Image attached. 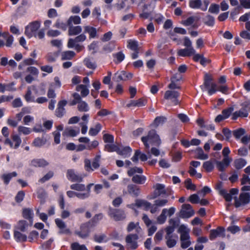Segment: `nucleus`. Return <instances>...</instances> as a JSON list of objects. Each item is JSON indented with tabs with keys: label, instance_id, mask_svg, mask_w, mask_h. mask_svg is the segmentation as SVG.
Masks as SVG:
<instances>
[{
	"label": "nucleus",
	"instance_id": "obj_31",
	"mask_svg": "<svg viewBox=\"0 0 250 250\" xmlns=\"http://www.w3.org/2000/svg\"><path fill=\"white\" fill-rule=\"evenodd\" d=\"M202 1L201 0H189V6L194 9H201Z\"/></svg>",
	"mask_w": 250,
	"mask_h": 250
},
{
	"label": "nucleus",
	"instance_id": "obj_10",
	"mask_svg": "<svg viewBox=\"0 0 250 250\" xmlns=\"http://www.w3.org/2000/svg\"><path fill=\"white\" fill-rule=\"evenodd\" d=\"M92 227L90 223L88 222L81 226L80 231H76L75 233L81 238L85 239L89 236L90 232V229Z\"/></svg>",
	"mask_w": 250,
	"mask_h": 250
},
{
	"label": "nucleus",
	"instance_id": "obj_24",
	"mask_svg": "<svg viewBox=\"0 0 250 250\" xmlns=\"http://www.w3.org/2000/svg\"><path fill=\"white\" fill-rule=\"evenodd\" d=\"M48 164L43 159H34L31 162V166L35 167H43Z\"/></svg>",
	"mask_w": 250,
	"mask_h": 250
},
{
	"label": "nucleus",
	"instance_id": "obj_49",
	"mask_svg": "<svg viewBox=\"0 0 250 250\" xmlns=\"http://www.w3.org/2000/svg\"><path fill=\"white\" fill-rule=\"evenodd\" d=\"M127 47L131 50H137L138 49V42L136 41L129 40L127 42Z\"/></svg>",
	"mask_w": 250,
	"mask_h": 250
},
{
	"label": "nucleus",
	"instance_id": "obj_60",
	"mask_svg": "<svg viewBox=\"0 0 250 250\" xmlns=\"http://www.w3.org/2000/svg\"><path fill=\"white\" fill-rule=\"evenodd\" d=\"M208 12L212 14H217L219 12V5L214 3L211 4L209 7Z\"/></svg>",
	"mask_w": 250,
	"mask_h": 250
},
{
	"label": "nucleus",
	"instance_id": "obj_18",
	"mask_svg": "<svg viewBox=\"0 0 250 250\" xmlns=\"http://www.w3.org/2000/svg\"><path fill=\"white\" fill-rule=\"evenodd\" d=\"M84 33H88L89 34V38L90 39H94L97 37V30L94 27L87 25L83 27Z\"/></svg>",
	"mask_w": 250,
	"mask_h": 250
},
{
	"label": "nucleus",
	"instance_id": "obj_20",
	"mask_svg": "<svg viewBox=\"0 0 250 250\" xmlns=\"http://www.w3.org/2000/svg\"><path fill=\"white\" fill-rule=\"evenodd\" d=\"M196 51L193 47L181 49L178 51V55L181 57L190 56L194 54Z\"/></svg>",
	"mask_w": 250,
	"mask_h": 250
},
{
	"label": "nucleus",
	"instance_id": "obj_14",
	"mask_svg": "<svg viewBox=\"0 0 250 250\" xmlns=\"http://www.w3.org/2000/svg\"><path fill=\"white\" fill-rule=\"evenodd\" d=\"M225 229L222 227H218L216 229H213L210 230L209 239L211 240H213L217 237H225Z\"/></svg>",
	"mask_w": 250,
	"mask_h": 250
},
{
	"label": "nucleus",
	"instance_id": "obj_9",
	"mask_svg": "<svg viewBox=\"0 0 250 250\" xmlns=\"http://www.w3.org/2000/svg\"><path fill=\"white\" fill-rule=\"evenodd\" d=\"M108 213V215L115 221L122 220L125 217L124 211L120 209L109 208Z\"/></svg>",
	"mask_w": 250,
	"mask_h": 250
},
{
	"label": "nucleus",
	"instance_id": "obj_30",
	"mask_svg": "<svg viewBox=\"0 0 250 250\" xmlns=\"http://www.w3.org/2000/svg\"><path fill=\"white\" fill-rule=\"evenodd\" d=\"M214 164L215 163H214V162L213 159L211 160L205 162L203 163V167L204 168V169L206 170V171L207 172H210L212 171L213 170V169H214Z\"/></svg>",
	"mask_w": 250,
	"mask_h": 250
},
{
	"label": "nucleus",
	"instance_id": "obj_19",
	"mask_svg": "<svg viewBox=\"0 0 250 250\" xmlns=\"http://www.w3.org/2000/svg\"><path fill=\"white\" fill-rule=\"evenodd\" d=\"M127 191L129 194L134 197H138L140 193L139 188L137 186L133 184L128 185Z\"/></svg>",
	"mask_w": 250,
	"mask_h": 250
},
{
	"label": "nucleus",
	"instance_id": "obj_7",
	"mask_svg": "<svg viewBox=\"0 0 250 250\" xmlns=\"http://www.w3.org/2000/svg\"><path fill=\"white\" fill-rule=\"evenodd\" d=\"M234 205L236 208H239L242 205L248 204L250 202V193L242 192L239 196V199L234 198Z\"/></svg>",
	"mask_w": 250,
	"mask_h": 250
},
{
	"label": "nucleus",
	"instance_id": "obj_46",
	"mask_svg": "<svg viewBox=\"0 0 250 250\" xmlns=\"http://www.w3.org/2000/svg\"><path fill=\"white\" fill-rule=\"evenodd\" d=\"M12 139L15 144H13V148H17L20 146L21 143V140L20 136L18 134H15L12 136Z\"/></svg>",
	"mask_w": 250,
	"mask_h": 250
},
{
	"label": "nucleus",
	"instance_id": "obj_12",
	"mask_svg": "<svg viewBox=\"0 0 250 250\" xmlns=\"http://www.w3.org/2000/svg\"><path fill=\"white\" fill-rule=\"evenodd\" d=\"M213 161L218 170L223 172L229 166L232 159L231 157H224L221 161H217L215 159H213Z\"/></svg>",
	"mask_w": 250,
	"mask_h": 250
},
{
	"label": "nucleus",
	"instance_id": "obj_52",
	"mask_svg": "<svg viewBox=\"0 0 250 250\" xmlns=\"http://www.w3.org/2000/svg\"><path fill=\"white\" fill-rule=\"evenodd\" d=\"M220 194L223 196L227 202H230L232 200V196L230 193H228L227 191L225 189H221Z\"/></svg>",
	"mask_w": 250,
	"mask_h": 250
},
{
	"label": "nucleus",
	"instance_id": "obj_17",
	"mask_svg": "<svg viewBox=\"0 0 250 250\" xmlns=\"http://www.w3.org/2000/svg\"><path fill=\"white\" fill-rule=\"evenodd\" d=\"M67 104V101L65 100L59 102L57 107L55 111V115L59 118L62 117L65 113V106Z\"/></svg>",
	"mask_w": 250,
	"mask_h": 250
},
{
	"label": "nucleus",
	"instance_id": "obj_62",
	"mask_svg": "<svg viewBox=\"0 0 250 250\" xmlns=\"http://www.w3.org/2000/svg\"><path fill=\"white\" fill-rule=\"evenodd\" d=\"M195 21V17L194 16H190L187 18V20L183 21L182 23L186 26H190Z\"/></svg>",
	"mask_w": 250,
	"mask_h": 250
},
{
	"label": "nucleus",
	"instance_id": "obj_33",
	"mask_svg": "<svg viewBox=\"0 0 250 250\" xmlns=\"http://www.w3.org/2000/svg\"><path fill=\"white\" fill-rule=\"evenodd\" d=\"M37 197L40 199L41 204H44L45 202V199L47 197V194L44 189L40 188L37 191Z\"/></svg>",
	"mask_w": 250,
	"mask_h": 250
},
{
	"label": "nucleus",
	"instance_id": "obj_13",
	"mask_svg": "<svg viewBox=\"0 0 250 250\" xmlns=\"http://www.w3.org/2000/svg\"><path fill=\"white\" fill-rule=\"evenodd\" d=\"M133 74L131 73H126L125 71L116 72L113 77V80L116 82L121 81H127L132 78Z\"/></svg>",
	"mask_w": 250,
	"mask_h": 250
},
{
	"label": "nucleus",
	"instance_id": "obj_41",
	"mask_svg": "<svg viewBox=\"0 0 250 250\" xmlns=\"http://www.w3.org/2000/svg\"><path fill=\"white\" fill-rule=\"evenodd\" d=\"M81 19L79 16H72L67 21V25L75 24H79L81 23Z\"/></svg>",
	"mask_w": 250,
	"mask_h": 250
},
{
	"label": "nucleus",
	"instance_id": "obj_55",
	"mask_svg": "<svg viewBox=\"0 0 250 250\" xmlns=\"http://www.w3.org/2000/svg\"><path fill=\"white\" fill-rule=\"evenodd\" d=\"M113 56L114 58L116 60L115 61L116 63H120L122 62L125 58L124 54L122 51L114 54L113 55Z\"/></svg>",
	"mask_w": 250,
	"mask_h": 250
},
{
	"label": "nucleus",
	"instance_id": "obj_51",
	"mask_svg": "<svg viewBox=\"0 0 250 250\" xmlns=\"http://www.w3.org/2000/svg\"><path fill=\"white\" fill-rule=\"evenodd\" d=\"M72 250H87L84 245H80L78 242H74L71 245Z\"/></svg>",
	"mask_w": 250,
	"mask_h": 250
},
{
	"label": "nucleus",
	"instance_id": "obj_34",
	"mask_svg": "<svg viewBox=\"0 0 250 250\" xmlns=\"http://www.w3.org/2000/svg\"><path fill=\"white\" fill-rule=\"evenodd\" d=\"M146 181V177L144 175H134L132 178V181L137 184H143Z\"/></svg>",
	"mask_w": 250,
	"mask_h": 250
},
{
	"label": "nucleus",
	"instance_id": "obj_40",
	"mask_svg": "<svg viewBox=\"0 0 250 250\" xmlns=\"http://www.w3.org/2000/svg\"><path fill=\"white\" fill-rule=\"evenodd\" d=\"M14 237L17 242H25L27 240V237L25 234H22L17 230L14 231Z\"/></svg>",
	"mask_w": 250,
	"mask_h": 250
},
{
	"label": "nucleus",
	"instance_id": "obj_28",
	"mask_svg": "<svg viewBox=\"0 0 250 250\" xmlns=\"http://www.w3.org/2000/svg\"><path fill=\"white\" fill-rule=\"evenodd\" d=\"M76 90L78 91H81V94L83 97L87 96L89 93V90L85 85H78L76 87Z\"/></svg>",
	"mask_w": 250,
	"mask_h": 250
},
{
	"label": "nucleus",
	"instance_id": "obj_48",
	"mask_svg": "<svg viewBox=\"0 0 250 250\" xmlns=\"http://www.w3.org/2000/svg\"><path fill=\"white\" fill-rule=\"evenodd\" d=\"M173 236L165 237L166 245L168 248H173L177 244V241L172 238Z\"/></svg>",
	"mask_w": 250,
	"mask_h": 250
},
{
	"label": "nucleus",
	"instance_id": "obj_45",
	"mask_svg": "<svg viewBox=\"0 0 250 250\" xmlns=\"http://www.w3.org/2000/svg\"><path fill=\"white\" fill-rule=\"evenodd\" d=\"M83 62L84 65L89 69H94L96 67V63L89 58H85Z\"/></svg>",
	"mask_w": 250,
	"mask_h": 250
},
{
	"label": "nucleus",
	"instance_id": "obj_64",
	"mask_svg": "<svg viewBox=\"0 0 250 250\" xmlns=\"http://www.w3.org/2000/svg\"><path fill=\"white\" fill-rule=\"evenodd\" d=\"M84 169L86 171L88 172H92L94 170V169L92 168L91 163L90 160L88 159H85L84 161Z\"/></svg>",
	"mask_w": 250,
	"mask_h": 250
},
{
	"label": "nucleus",
	"instance_id": "obj_37",
	"mask_svg": "<svg viewBox=\"0 0 250 250\" xmlns=\"http://www.w3.org/2000/svg\"><path fill=\"white\" fill-rule=\"evenodd\" d=\"M103 218V214L100 213L95 215V216L89 221V223H90L91 227H95L99 221Z\"/></svg>",
	"mask_w": 250,
	"mask_h": 250
},
{
	"label": "nucleus",
	"instance_id": "obj_44",
	"mask_svg": "<svg viewBox=\"0 0 250 250\" xmlns=\"http://www.w3.org/2000/svg\"><path fill=\"white\" fill-rule=\"evenodd\" d=\"M102 126L100 124H97L95 127H91L89 131V135L92 136H96L101 130Z\"/></svg>",
	"mask_w": 250,
	"mask_h": 250
},
{
	"label": "nucleus",
	"instance_id": "obj_32",
	"mask_svg": "<svg viewBox=\"0 0 250 250\" xmlns=\"http://www.w3.org/2000/svg\"><path fill=\"white\" fill-rule=\"evenodd\" d=\"M165 186L164 185L162 184H157L155 185L156 189L158 191V194L157 195H155L154 196H152L150 198V199H155L158 196L161 195V194H165L166 193V191L165 189Z\"/></svg>",
	"mask_w": 250,
	"mask_h": 250
},
{
	"label": "nucleus",
	"instance_id": "obj_5",
	"mask_svg": "<svg viewBox=\"0 0 250 250\" xmlns=\"http://www.w3.org/2000/svg\"><path fill=\"white\" fill-rule=\"evenodd\" d=\"M41 26V22L39 21H34L30 23L25 27V34L28 38H31L34 36Z\"/></svg>",
	"mask_w": 250,
	"mask_h": 250
},
{
	"label": "nucleus",
	"instance_id": "obj_42",
	"mask_svg": "<svg viewBox=\"0 0 250 250\" xmlns=\"http://www.w3.org/2000/svg\"><path fill=\"white\" fill-rule=\"evenodd\" d=\"M46 143V140L43 137L35 138L33 142L35 146L41 147L44 145Z\"/></svg>",
	"mask_w": 250,
	"mask_h": 250
},
{
	"label": "nucleus",
	"instance_id": "obj_58",
	"mask_svg": "<svg viewBox=\"0 0 250 250\" xmlns=\"http://www.w3.org/2000/svg\"><path fill=\"white\" fill-rule=\"evenodd\" d=\"M245 133V130L242 128L235 130L233 132V135L236 139H239Z\"/></svg>",
	"mask_w": 250,
	"mask_h": 250
},
{
	"label": "nucleus",
	"instance_id": "obj_54",
	"mask_svg": "<svg viewBox=\"0 0 250 250\" xmlns=\"http://www.w3.org/2000/svg\"><path fill=\"white\" fill-rule=\"evenodd\" d=\"M234 109V108L233 106L229 107L228 108L223 110L222 111V114H223L225 118L227 119L230 116V115L233 111Z\"/></svg>",
	"mask_w": 250,
	"mask_h": 250
},
{
	"label": "nucleus",
	"instance_id": "obj_38",
	"mask_svg": "<svg viewBox=\"0 0 250 250\" xmlns=\"http://www.w3.org/2000/svg\"><path fill=\"white\" fill-rule=\"evenodd\" d=\"M247 161L243 158L236 159L234 162V167L237 169H240L243 168L247 164Z\"/></svg>",
	"mask_w": 250,
	"mask_h": 250
},
{
	"label": "nucleus",
	"instance_id": "obj_4",
	"mask_svg": "<svg viewBox=\"0 0 250 250\" xmlns=\"http://www.w3.org/2000/svg\"><path fill=\"white\" fill-rule=\"evenodd\" d=\"M250 111V104L247 102H245L242 104V106L240 110L236 111L232 114L231 119L233 120H235L239 117H247Z\"/></svg>",
	"mask_w": 250,
	"mask_h": 250
},
{
	"label": "nucleus",
	"instance_id": "obj_35",
	"mask_svg": "<svg viewBox=\"0 0 250 250\" xmlns=\"http://www.w3.org/2000/svg\"><path fill=\"white\" fill-rule=\"evenodd\" d=\"M75 55V53L73 51H66L62 52L61 58L62 60L72 59Z\"/></svg>",
	"mask_w": 250,
	"mask_h": 250
},
{
	"label": "nucleus",
	"instance_id": "obj_23",
	"mask_svg": "<svg viewBox=\"0 0 250 250\" xmlns=\"http://www.w3.org/2000/svg\"><path fill=\"white\" fill-rule=\"evenodd\" d=\"M136 206L139 208L143 207L145 210H147L151 207V204L146 200L137 199L136 200Z\"/></svg>",
	"mask_w": 250,
	"mask_h": 250
},
{
	"label": "nucleus",
	"instance_id": "obj_2",
	"mask_svg": "<svg viewBox=\"0 0 250 250\" xmlns=\"http://www.w3.org/2000/svg\"><path fill=\"white\" fill-rule=\"evenodd\" d=\"M217 84L212 82L211 77L206 73L204 76V83L200 85V88L203 91L208 90V95L211 96L215 94L217 91Z\"/></svg>",
	"mask_w": 250,
	"mask_h": 250
},
{
	"label": "nucleus",
	"instance_id": "obj_26",
	"mask_svg": "<svg viewBox=\"0 0 250 250\" xmlns=\"http://www.w3.org/2000/svg\"><path fill=\"white\" fill-rule=\"evenodd\" d=\"M22 215L23 217L28 219L30 222L31 225H32L33 223V213L32 209L30 208H25L22 211Z\"/></svg>",
	"mask_w": 250,
	"mask_h": 250
},
{
	"label": "nucleus",
	"instance_id": "obj_53",
	"mask_svg": "<svg viewBox=\"0 0 250 250\" xmlns=\"http://www.w3.org/2000/svg\"><path fill=\"white\" fill-rule=\"evenodd\" d=\"M18 130L20 134L28 135L31 132V130L30 128L22 125H20L18 127Z\"/></svg>",
	"mask_w": 250,
	"mask_h": 250
},
{
	"label": "nucleus",
	"instance_id": "obj_25",
	"mask_svg": "<svg viewBox=\"0 0 250 250\" xmlns=\"http://www.w3.org/2000/svg\"><path fill=\"white\" fill-rule=\"evenodd\" d=\"M118 154L120 155L130 156L132 152V149L128 146H120Z\"/></svg>",
	"mask_w": 250,
	"mask_h": 250
},
{
	"label": "nucleus",
	"instance_id": "obj_63",
	"mask_svg": "<svg viewBox=\"0 0 250 250\" xmlns=\"http://www.w3.org/2000/svg\"><path fill=\"white\" fill-rule=\"evenodd\" d=\"M53 26L57 28L61 29L63 30H65L67 28V24H66V23L61 21L59 20H58Z\"/></svg>",
	"mask_w": 250,
	"mask_h": 250
},
{
	"label": "nucleus",
	"instance_id": "obj_29",
	"mask_svg": "<svg viewBox=\"0 0 250 250\" xmlns=\"http://www.w3.org/2000/svg\"><path fill=\"white\" fill-rule=\"evenodd\" d=\"M145 105V103L143 100L140 99L138 100H131L126 104V106L130 107L132 106L134 107H141Z\"/></svg>",
	"mask_w": 250,
	"mask_h": 250
},
{
	"label": "nucleus",
	"instance_id": "obj_61",
	"mask_svg": "<svg viewBox=\"0 0 250 250\" xmlns=\"http://www.w3.org/2000/svg\"><path fill=\"white\" fill-rule=\"evenodd\" d=\"M186 187L188 189L195 190L196 186L195 185L192 183L191 180L189 178H188L185 181Z\"/></svg>",
	"mask_w": 250,
	"mask_h": 250
},
{
	"label": "nucleus",
	"instance_id": "obj_6",
	"mask_svg": "<svg viewBox=\"0 0 250 250\" xmlns=\"http://www.w3.org/2000/svg\"><path fill=\"white\" fill-rule=\"evenodd\" d=\"M195 211L192 206L189 204H184L181 206V209L179 212V216L181 218H188L193 216Z\"/></svg>",
	"mask_w": 250,
	"mask_h": 250
},
{
	"label": "nucleus",
	"instance_id": "obj_21",
	"mask_svg": "<svg viewBox=\"0 0 250 250\" xmlns=\"http://www.w3.org/2000/svg\"><path fill=\"white\" fill-rule=\"evenodd\" d=\"M68 26V35L69 36H76L80 35L82 31V27L80 25L73 26L70 25Z\"/></svg>",
	"mask_w": 250,
	"mask_h": 250
},
{
	"label": "nucleus",
	"instance_id": "obj_59",
	"mask_svg": "<svg viewBox=\"0 0 250 250\" xmlns=\"http://www.w3.org/2000/svg\"><path fill=\"white\" fill-rule=\"evenodd\" d=\"M27 227V222L25 220H21L18 222L17 229L22 232H24L26 230V228Z\"/></svg>",
	"mask_w": 250,
	"mask_h": 250
},
{
	"label": "nucleus",
	"instance_id": "obj_22",
	"mask_svg": "<svg viewBox=\"0 0 250 250\" xmlns=\"http://www.w3.org/2000/svg\"><path fill=\"white\" fill-rule=\"evenodd\" d=\"M80 133V129L78 128L77 129H74L70 127L66 128L62 133L63 136L64 137H75Z\"/></svg>",
	"mask_w": 250,
	"mask_h": 250
},
{
	"label": "nucleus",
	"instance_id": "obj_1",
	"mask_svg": "<svg viewBox=\"0 0 250 250\" xmlns=\"http://www.w3.org/2000/svg\"><path fill=\"white\" fill-rule=\"evenodd\" d=\"M141 140L146 148H148L151 144L154 146H159L161 141L159 135L155 130H151L146 136L141 138Z\"/></svg>",
	"mask_w": 250,
	"mask_h": 250
},
{
	"label": "nucleus",
	"instance_id": "obj_39",
	"mask_svg": "<svg viewBox=\"0 0 250 250\" xmlns=\"http://www.w3.org/2000/svg\"><path fill=\"white\" fill-rule=\"evenodd\" d=\"M203 21L207 26H213L215 23V19L213 16L207 15L203 18Z\"/></svg>",
	"mask_w": 250,
	"mask_h": 250
},
{
	"label": "nucleus",
	"instance_id": "obj_16",
	"mask_svg": "<svg viewBox=\"0 0 250 250\" xmlns=\"http://www.w3.org/2000/svg\"><path fill=\"white\" fill-rule=\"evenodd\" d=\"M66 177L68 180L72 182H81L83 177L75 173L74 169H68L66 173Z\"/></svg>",
	"mask_w": 250,
	"mask_h": 250
},
{
	"label": "nucleus",
	"instance_id": "obj_36",
	"mask_svg": "<svg viewBox=\"0 0 250 250\" xmlns=\"http://www.w3.org/2000/svg\"><path fill=\"white\" fill-rule=\"evenodd\" d=\"M119 146H120L110 143L105 145L104 149L108 152H116L118 153L120 148Z\"/></svg>",
	"mask_w": 250,
	"mask_h": 250
},
{
	"label": "nucleus",
	"instance_id": "obj_11",
	"mask_svg": "<svg viewBox=\"0 0 250 250\" xmlns=\"http://www.w3.org/2000/svg\"><path fill=\"white\" fill-rule=\"evenodd\" d=\"M180 94L178 91L168 90L165 92L164 98L167 100H170L174 105H177L179 103L178 99Z\"/></svg>",
	"mask_w": 250,
	"mask_h": 250
},
{
	"label": "nucleus",
	"instance_id": "obj_15",
	"mask_svg": "<svg viewBox=\"0 0 250 250\" xmlns=\"http://www.w3.org/2000/svg\"><path fill=\"white\" fill-rule=\"evenodd\" d=\"M86 39V36L84 33L78 35L75 38H70L67 42V47L68 48H72L74 44H80V42H82L85 41Z\"/></svg>",
	"mask_w": 250,
	"mask_h": 250
},
{
	"label": "nucleus",
	"instance_id": "obj_8",
	"mask_svg": "<svg viewBox=\"0 0 250 250\" xmlns=\"http://www.w3.org/2000/svg\"><path fill=\"white\" fill-rule=\"evenodd\" d=\"M139 236L137 234H129L125 237L127 247L131 250H135L138 247L137 240Z\"/></svg>",
	"mask_w": 250,
	"mask_h": 250
},
{
	"label": "nucleus",
	"instance_id": "obj_47",
	"mask_svg": "<svg viewBox=\"0 0 250 250\" xmlns=\"http://www.w3.org/2000/svg\"><path fill=\"white\" fill-rule=\"evenodd\" d=\"M24 99L28 103H35V98L32 95V91L29 88H28L26 93L24 96Z\"/></svg>",
	"mask_w": 250,
	"mask_h": 250
},
{
	"label": "nucleus",
	"instance_id": "obj_43",
	"mask_svg": "<svg viewBox=\"0 0 250 250\" xmlns=\"http://www.w3.org/2000/svg\"><path fill=\"white\" fill-rule=\"evenodd\" d=\"M167 209L164 208L162 210V213L157 218V222L159 224H163L166 221Z\"/></svg>",
	"mask_w": 250,
	"mask_h": 250
},
{
	"label": "nucleus",
	"instance_id": "obj_57",
	"mask_svg": "<svg viewBox=\"0 0 250 250\" xmlns=\"http://www.w3.org/2000/svg\"><path fill=\"white\" fill-rule=\"evenodd\" d=\"M167 118L164 116H159L156 117L154 121V124L157 126L159 125H163L166 122Z\"/></svg>",
	"mask_w": 250,
	"mask_h": 250
},
{
	"label": "nucleus",
	"instance_id": "obj_27",
	"mask_svg": "<svg viewBox=\"0 0 250 250\" xmlns=\"http://www.w3.org/2000/svg\"><path fill=\"white\" fill-rule=\"evenodd\" d=\"M17 173L16 172H12L7 174H3L1 176V179L3 180L4 184L8 185L12 177H16Z\"/></svg>",
	"mask_w": 250,
	"mask_h": 250
},
{
	"label": "nucleus",
	"instance_id": "obj_56",
	"mask_svg": "<svg viewBox=\"0 0 250 250\" xmlns=\"http://www.w3.org/2000/svg\"><path fill=\"white\" fill-rule=\"evenodd\" d=\"M70 188L77 191H84L86 188L85 185L82 184H72L70 186Z\"/></svg>",
	"mask_w": 250,
	"mask_h": 250
},
{
	"label": "nucleus",
	"instance_id": "obj_3",
	"mask_svg": "<svg viewBox=\"0 0 250 250\" xmlns=\"http://www.w3.org/2000/svg\"><path fill=\"white\" fill-rule=\"evenodd\" d=\"M74 98L71 104L72 105L78 104V109L80 112H87L89 108L88 104L84 101L82 100L81 96L77 93L73 94Z\"/></svg>",
	"mask_w": 250,
	"mask_h": 250
},
{
	"label": "nucleus",
	"instance_id": "obj_50",
	"mask_svg": "<svg viewBox=\"0 0 250 250\" xmlns=\"http://www.w3.org/2000/svg\"><path fill=\"white\" fill-rule=\"evenodd\" d=\"M143 170L141 167H134L130 168L127 171V174L129 176L134 175L136 173H142Z\"/></svg>",
	"mask_w": 250,
	"mask_h": 250
}]
</instances>
